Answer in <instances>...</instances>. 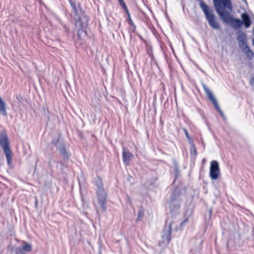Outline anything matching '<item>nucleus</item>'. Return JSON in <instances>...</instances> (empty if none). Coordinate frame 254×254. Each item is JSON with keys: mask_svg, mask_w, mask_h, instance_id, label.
<instances>
[{"mask_svg": "<svg viewBox=\"0 0 254 254\" xmlns=\"http://www.w3.org/2000/svg\"><path fill=\"white\" fill-rule=\"evenodd\" d=\"M171 227L172 224L171 222L169 223L168 224H166L162 236L163 242L167 244H169L171 240Z\"/></svg>", "mask_w": 254, "mask_h": 254, "instance_id": "7", "label": "nucleus"}, {"mask_svg": "<svg viewBox=\"0 0 254 254\" xmlns=\"http://www.w3.org/2000/svg\"><path fill=\"white\" fill-rule=\"evenodd\" d=\"M230 24L231 26L235 30L240 29L243 25V22L238 18H233Z\"/></svg>", "mask_w": 254, "mask_h": 254, "instance_id": "14", "label": "nucleus"}, {"mask_svg": "<svg viewBox=\"0 0 254 254\" xmlns=\"http://www.w3.org/2000/svg\"><path fill=\"white\" fill-rule=\"evenodd\" d=\"M220 174L219 165L217 161L213 160L210 162L209 177L212 180L217 179Z\"/></svg>", "mask_w": 254, "mask_h": 254, "instance_id": "5", "label": "nucleus"}, {"mask_svg": "<svg viewBox=\"0 0 254 254\" xmlns=\"http://www.w3.org/2000/svg\"><path fill=\"white\" fill-rule=\"evenodd\" d=\"M252 82L254 83V77L252 78Z\"/></svg>", "mask_w": 254, "mask_h": 254, "instance_id": "28", "label": "nucleus"}, {"mask_svg": "<svg viewBox=\"0 0 254 254\" xmlns=\"http://www.w3.org/2000/svg\"><path fill=\"white\" fill-rule=\"evenodd\" d=\"M202 87L204 90V91L206 93V94L207 96V97L208 99L212 102L213 104L214 107H215L217 111L219 113V114L221 115V116L223 117H224V114L222 112V110L220 109L218 102L215 98L214 96L213 95V93L211 91V90L207 87V86L204 84H202Z\"/></svg>", "mask_w": 254, "mask_h": 254, "instance_id": "4", "label": "nucleus"}, {"mask_svg": "<svg viewBox=\"0 0 254 254\" xmlns=\"http://www.w3.org/2000/svg\"><path fill=\"white\" fill-rule=\"evenodd\" d=\"M121 6L123 7V8L125 9V11H127V8L125 3H122V4H121Z\"/></svg>", "mask_w": 254, "mask_h": 254, "instance_id": "25", "label": "nucleus"}, {"mask_svg": "<svg viewBox=\"0 0 254 254\" xmlns=\"http://www.w3.org/2000/svg\"><path fill=\"white\" fill-rule=\"evenodd\" d=\"M237 33V40L238 41L239 47L242 48L247 46V34L241 30L238 31Z\"/></svg>", "mask_w": 254, "mask_h": 254, "instance_id": "8", "label": "nucleus"}, {"mask_svg": "<svg viewBox=\"0 0 254 254\" xmlns=\"http://www.w3.org/2000/svg\"><path fill=\"white\" fill-rule=\"evenodd\" d=\"M253 34H254V31H253Z\"/></svg>", "mask_w": 254, "mask_h": 254, "instance_id": "30", "label": "nucleus"}, {"mask_svg": "<svg viewBox=\"0 0 254 254\" xmlns=\"http://www.w3.org/2000/svg\"><path fill=\"white\" fill-rule=\"evenodd\" d=\"M120 4H122V3H125L124 1V0H118Z\"/></svg>", "mask_w": 254, "mask_h": 254, "instance_id": "26", "label": "nucleus"}, {"mask_svg": "<svg viewBox=\"0 0 254 254\" xmlns=\"http://www.w3.org/2000/svg\"><path fill=\"white\" fill-rule=\"evenodd\" d=\"M144 216V212L143 210H140L138 212V217L137 220H140Z\"/></svg>", "mask_w": 254, "mask_h": 254, "instance_id": "23", "label": "nucleus"}, {"mask_svg": "<svg viewBox=\"0 0 254 254\" xmlns=\"http://www.w3.org/2000/svg\"><path fill=\"white\" fill-rule=\"evenodd\" d=\"M169 207L170 208L171 211H173L175 209H178L180 207V203L179 200L172 198L168 202Z\"/></svg>", "mask_w": 254, "mask_h": 254, "instance_id": "13", "label": "nucleus"}, {"mask_svg": "<svg viewBox=\"0 0 254 254\" xmlns=\"http://www.w3.org/2000/svg\"><path fill=\"white\" fill-rule=\"evenodd\" d=\"M190 150H191V154L193 153L194 156L196 155V154H197L196 149L195 147V145L193 144H192V145L191 146Z\"/></svg>", "mask_w": 254, "mask_h": 254, "instance_id": "22", "label": "nucleus"}, {"mask_svg": "<svg viewBox=\"0 0 254 254\" xmlns=\"http://www.w3.org/2000/svg\"><path fill=\"white\" fill-rule=\"evenodd\" d=\"M69 2L76 16V17L74 18L76 20L75 24L79 25L81 28V30L79 29L78 31V34L79 35L80 32H82V29L87 26L88 19L84 12L81 10L79 4L77 5L75 2L72 0H69Z\"/></svg>", "mask_w": 254, "mask_h": 254, "instance_id": "2", "label": "nucleus"}, {"mask_svg": "<svg viewBox=\"0 0 254 254\" xmlns=\"http://www.w3.org/2000/svg\"><path fill=\"white\" fill-rule=\"evenodd\" d=\"M133 155L128 151L123 150V160L126 165L128 166L129 164L130 160L133 158Z\"/></svg>", "mask_w": 254, "mask_h": 254, "instance_id": "12", "label": "nucleus"}, {"mask_svg": "<svg viewBox=\"0 0 254 254\" xmlns=\"http://www.w3.org/2000/svg\"><path fill=\"white\" fill-rule=\"evenodd\" d=\"M214 5L217 13L224 22L230 23L233 17L228 12L225 11V9L232 10L233 6L231 0H213Z\"/></svg>", "mask_w": 254, "mask_h": 254, "instance_id": "1", "label": "nucleus"}, {"mask_svg": "<svg viewBox=\"0 0 254 254\" xmlns=\"http://www.w3.org/2000/svg\"><path fill=\"white\" fill-rule=\"evenodd\" d=\"M241 21L243 22V24L244 25L245 27L249 28L251 26L252 22L248 13L247 12L242 13L241 14Z\"/></svg>", "mask_w": 254, "mask_h": 254, "instance_id": "11", "label": "nucleus"}, {"mask_svg": "<svg viewBox=\"0 0 254 254\" xmlns=\"http://www.w3.org/2000/svg\"><path fill=\"white\" fill-rule=\"evenodd\" d=\"M183 131L187 138V139L189 140L190 142H192V139L190 136L189 132L186 128H183Z\"/></svg>", "mask_w": 254, "mask_h": 254, "instance_id": "20", "label": "nucleus"}, {"mask_svg": "<svg viewBox=\"0 0 254 254\" xmlns=\"http://www.w3.org/2000/svg\"><path fill=\"white\" fill-rule=\"evenodd\" d=\"M94 183L97 187V190H102L104 189L102 180L100 178L97 177V178H95L94 179Z\"/></svg>", "mask_w": 254, "mask_h": 254, "instance_id": "18", "label": "nucleus"}, {"mask_svg": "<svg viewBox=\"0 0 254 254\" xmlns=\"http://www.w3.org/2000/svg\"><path fill=\"white\" fill-rule=\"evenodd\" d=\"M16 254H24L22 247H18L15 249Z\"/></svg>", "mask_w": 254, "mask_h": 254, "instance_id": "21", "label": "nucleus"}, {"mask_svg": "<svg viewBox=\"0 0 254 254\" xmlns=\"http://www.w3.org/2000/svg\"><path fill=\"white\" fill-rule=\"evenodd\" d=\"M199 5L203 10L210 26L213 29H219L220 28L219 24L215 20V16L212 11L209 10L208 6L202 0L200 1Z\"/></svg>", "mask_w": 254, "mask_h": 254, "instance_id": "3", "label": "nucleus"}, {"mask_svg": "<svg viewBox=\"0 0 254 254\" xmlns=\"http://www.w3.org/2000/svg\"><path fill=\"white\" fill-rule=\"evenodd\" d=\"M253 45L254 46V39H253Z\"/></svg>", "mask_w": 254, "mask_h": 254, "instance_id": "29", "label": "nucleus"}, {"mask_svg": "<svg viewBox=\"0 0 254 254\" xmlns=\"http://www.w3.org/2000/svg\"><path fill=\"white\" fill-rule=\"evenodd\" d=\"M188 219L186 218L181 223L180 228H182L184 226V225H185L186 222L188 221Z\"/></svg>", "mask_w": 254, "mask_h": 254, "instance_id": "24", "label": "nucleus"}, {"mask_svg": "<svg viewBox=\"0 0 254 254\" xmlns=\"http://www.w3.org/2000/svg\"><path fill=\"white\" fill-rule=\"evenodd\" d=\"M127 14L128 16L129 17L130 16V14H129V11L128 10V9H127V11H126Z\"/></svg>", "mask_w": 254, "mask_h": 254, "instance_id": "27", "label": "nucleus"}, {"mask_svg": "<svg viewBox=\"0 0 254 254\" xmlns=\"http://www.w3.org/2000/svg\"><path fill=\"white\" fill-rule=\"evenodd\" d=\"M4 152L6 155V161L7 165L9 166H10L11 164V161H12V152L10 150V149H8L5 150H4Z\"/></svg>", "mask_w": 254, "mask_h": 254, "instance_id": "16", "label": "nucleus"}, {"mask_svg": "<svg viewBox=\"0 0 254 254\" xmlns=\"http://www.w3.org/2000/svg\"><path fill=\"white\" fill-rule=\"evenodd\" d=\"M242 49L244 51L245 54L249 59H252L253 58L254 56V54L251 50L248 45L242 48Z\"/></svg>", "mask_w": 254, "mask_h": 254, "instance_id": "17", "label": "nucleus"}, {"mask_svg": "<svg viewBox=\"0 0 254 254\" xmlns=\"http://www.w3.org/2000/svg\"><path fill=\"white\" fill-rule=\"evenodd\" d=\"M0 114L3 116H7L5 103L0 97Z\"/></svg>", "mask_w": 254, "mask_h": 254, "instance_id": "15", "label": "nucleus"}, {"mask_svg": "<svg viewBox=\"0 0 254 254\" xmlns=\"http://www.w3.org/2000/svg\"><path fill=\"white\" fill-rule=\"evenodd\" d=\"M23 243H24V245L22 248V250H23V252H24V253L31 251V250H32L31 245L28 244L27 243H25V242H24Z\"/></svg>", "mask_w": 254, "mask_h": 254, "instance_id": "19", "label": "nucleus"}, {"mask_svg": "<svg viewBox=\"0 0 254 254\" xmlns=\"http://www.w3.org/2000/svg\"><path fill=\"white\" fill-rule=\"evenodd\" d=\"M53 143L59 150L60 154L63 156L64 159L68 160V156L65 146L62 143H59L58 141L57 142L53 141Z\"/></svg>", "mask_w": 254, "mask_h": 254, "instance_id": "10", "label": "nucleus"}, {"mask_svg": "<svg viewBox=\"0 0 254 254\" xmlns=\"http://www.w3.org/2000/svg\"><path fill=\"white\" fill-rule=\"evenodd\" d=\"M96 193L99 204L103 210L105 211L106 210L105 204L106 202L107 193L105 192L104 189L102 190H97Z\"/></svg>", "mask_w": 254, "mask_h": 254, "instance_id": "6", "label": "nucleus"}, {"mask_svg": "<svg viewBox=\"0 0 254 254\" xmlns=\"http://www.w3.org/2000/svg\"><path fill=\"white\" fill-rule=\"evenodd\" d=\"M9 145L7 135L5 133L0 134V145L2 147L3 151L10 149Z\"/></svg>", "mask_w": 254, "mask_h": 254, "instance_id": "9", "label": "nucleus"}]
</instances>
